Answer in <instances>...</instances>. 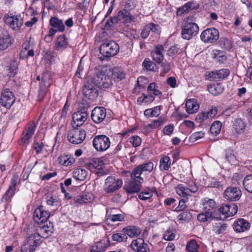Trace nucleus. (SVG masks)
Wrapping results in <instances>:
<instances>
[{
    "instance_id": "31",
    "label": "nucleus",
    "mask_w": 252,
    "mask_h": 252,
    "mask_svg": "<svg viewBox=\"0 0 252 252\" xmlns=\"http://www.w3.org/2000/svg\"><path fill=\"white\" fill-rule=\"evenodd\" d=\"M123 231L130 237H136L140 235L141 229L136 226H129L124 228Z\"/></svg>"
},
{
    "instance_id": "42",
    "label": "nucleus",
    "mask_w": 252,
    "mask_h": 252,
    "mask_svg": "<svg viewBox=\"0 0 252 252\" xmlns=\"http://www.w3.org/2000/svg\"><path fill=\"white\" fill-rule=\"evenodd\" d=\"M197 220L201 222L211 221L213 218V212L205 211L199 214L197 217Z\"/></svg>"
},
{
    "instance_id": "64",
    "label": "nucleus",
    "mask_w": 252,
    "mask_h": 252,
    "mask_svg": "<svg viewBox=\"0 0 252 252\" xmlns=\"http://www.w3.org/2000/svg\"><path fill=\"white\" fill-rule=\"evenodd\" d=\"M43 147L44 144L41 142H35L32 146V148L35 151L36 154L40 153Z\"/></svg>"
},
{
    "instance_id": "11",
    "label": "nucleus",
    "mask_w": 252,
    "mask_h": 252,
    "mask_svg": "<svg viewBox=\"0 0 252 252\" xmlns=\"http://www.w3.org/2000/svg\"><path fill=\"white\" fill-rule=\"evenodd\" d=\"M4 19L5 23L13 30H19L23 23V17L20 15H6Z\"/></svg>"
},
{
    "instance_id": "12",
    "label": "nucleus",
    "mask_w": 252,
    "mask_h": 252,
    "mask_svg": "<svg viewBox=\"0 0 252 252\" xmlns=\"http://www.w3.org/2000/svg\"><path fill=\"white\" fill-rule=\"evenodd\" d=\"M86 137V132L83 130L72 129L67 134L68 140L73 144L81 143Z\"/></svg>"
},
{
    "instance_id": "9",
    "label": "nucleus",
    "mask_w": 252,
    "mask_h": 252,
    "mask_svg": "<svg viewBox=\"0 0 252 252\" xmlns=\"http://www.w3.org/2000/svg\"><path fill=\"white\" fill-rule=\"evenodd\" d=\"M219 38V32L214 28H208L204 30L200 35L201 40L205 43H213Z\"/></svg>"
},
{
    "instance_id": "26",
    "label": "nucleus",
    "mask_w": 252,
    "mask_h": 252,
    "mask_svg": "<svg viewBox=\"0 0 252 252\" xmlns=\"http://www.w3.org/2000/svg\"><path fill=\"white\" fill-rule=\"evenodd\" d=\"M233 128L237 134H241L245 132L247 123L246 121L241 118H236L233 123Z\"/></svg>"
},
{
    "instance_id": "53",
    "label": "nucleus",
    "mask_w": 252,
    "mask_h": 252,
    "mask_svg": "<svg viewBox=\"0 0 252 252\" xmlns=\"http://www.w3.org/2000/svg\"><path fill=\"white\" fill-rule=\"evenodd\" d=\"M214 58L220 63H224L226 61V57L224 52L220 50L214 51Z\"/></svg>"
},
{
    "instance_id": "57",
    "label": "nucleus",
    "mask_w": 252,
    "mask_h": 252,
    "mask_svg": "<svg viewBox=\"0 0 252 252\" xmlns=\"http://www.w3.org/2000/svg\"><path fill=\"white\" fill-rule=\"evenodd\" d=\"M129 142L134 148L139 146L142 142L141 138L137 135H133L128 139Z\"/></svg>"
},
{
    "instance_id": "43",
    "label": "nucleus",
    "mask_w": 252,
    "mask_h": 252,
    "mask_svg": "<svg viewBox=\"0 0 252 252\" xmlns=\"http://www.w3.org/2000/svg\"><path fill=\"white\" fill-rule=\"evenodd\" d=\"M175 190L176 193L181 197H187L190 195L187 187L182 184L177 185L175 187Z\"/></svg>"
},
{
    "instance_id": "7",
    "label": "nucleus",
    "mask_w": 252,
    "mask_h": 252,
    "mask_svg": "<svg viewBox=\"0 0 252 252\" xmlns=\"http://www.w3.org/2000/svg\"><path fill=\"white\" fill-rule=\"evenodd\" d=\"M122 185V180L114 176H109L105 180L103 189L106 193H110L119 189Z\"/></svg>"
},
{
    "instance_id": "36",
    "label": "nucleus",
    "mask_w": 252,
    "mask_h": 252,
    "mask_svg": "<svg viewBox=\"0 0 252 252\" xmlns=\"http://www.w3.org/2000/svg\"><path fill=\"white\" fill-rule=\"evenodd\" d=\"M49 23L52 27L57 29L60 32L64 31L65 27L63 21L56 17H52L50 19Z\"/></svg>"
},
{
    "instance_id": "51",
    "label": "nucleus",
    "mask_w": 252,
    "mask_h": 252,
    "mask_svg": "<svg viewBox=\"0 0 252 252\" xmlns=\"http://www.w3.org/2000/svg\"><path fill=\"white\" fill-rule=\"evenodd\" d=\"M16 189L14 188H12L11 187H9L6 191L2 197V201H4L5 202L10 201L11 200V198L14 196L15 193Z\"/></svg>"
},
{
    "instance_id": "28",
    "label": "nucleus",
    "mask_w": 252,
    "mask_h": 252,
    "mask_svg": "<svg viewBox=\"0 0 252 252\" xmlns=\"http://www.w3.org/2000/svg\"><path fill=\"white\" fill-rule=\"evenodd\" d=\"M17 68V63L14 60H10L5 65L4 70L8 76L12 77L16 74Z\"/></svg>"
},
{
    "instance_id": "13",
    "label": "nucleus",
    "mask_w": 252,
    "mask_h": 252,
    "mask_svg": "<svg viewBox=\"0 0 252 252\" xmlns=\"http://www.w3.org/2000/svg\"><path fill=\"white\" fill-rule=\"evenodd\" d=\"M104 163L100 158H94L93 160L86 164V167L91 172L95 173L98 176L103 174V167Z\"/></svg>"
},
{
    "instance_id": "6",
    "label": "nucleus",
    "mask_w": 252,
    "mask_h": 252,
    "mask_svg": "<svg viewBox=\"0 0 252 252\" xmlns=\"http://www.w3.org/2000/svg\"><path fill=\"white\" fill-rule=\"evenodd\" d=\"M110 144L109 138L105 135H96L93 140V146L98 152L106 151L110 147Z\"/></svg>"
},
{
    "instance_id": "41",
    "label": "nucleus",
    "mask_w": 252,
    "mask_h": 252,
    "mask_svg": "<svg viewBox=\"0 0 252 252\" xmlns=\"http://www.w3.org/2000/svg\"><path fill=\"white\" fill-rule=\"evenodd\" d=\"M87 175V172L84 169L76 168L73 171V177L76 180L83 181Z\"/></svg>"
},
{
    "instance_id": "32",
    "label": "nucleus",
    "mask_w": 252,
    "mask_h": 252,
    "mask_svg": "<svg viewBox=\"0 0 252 252\" xmlns=\"http://www.w3.org/2000/svg\"><path fill=\"white\" fill-rule=\"evenodd\" d=\"M110 72L112 79L116 81H121L125 77L124 72L120 68L115 67L112 70L110 69Z\"/></svg>"
},
{
    "instance_id": "15",
    "label": "nucleus",
    "mask_w": 252,
    "mask_h": 252,
    "mask_svg": "<svg viewBox=\"0 0 252 252\" xmlns=\"http://www.w3.org/2000/svg\"><path fill=\"white\" fill-rule=\"evenodd\" d=\"M88 114L85 110H80L74 112L72 115V127L77 128L81 126L87 120Z\"/></svg>"
},
{
    "instance_id": "21",
    "label": "nucleus",
    "mask_w": 252,
    "mask_h": 252,
    "mask_svg": "<svg viewBox=\"0 0 252 252\" xmlns=\"http://www.w3.org/2000/svg\"><path fill=\"white\" fill-rule=\"evenodd\" d=\"M251 227L250 223L244 219H238L233 223L235 231L241 233L249 230Z\"/></svg>"
},
{
    "instance_id": "56",
    "label": "nucleus",
    "mask_w": 252,
    "mask_h": 252,
    "mask_svg": "<svg viewBox=\"0 0 252 252\" xmlns=\"http://www.w3.org/2000/svg\"><path fill=\"white\" fill-rule=\"evenodd\" d=\"M225 158L231 164H235L236 162V157L233 151L230 149H227L225 151Z\"/></svg>"
},
{
    "instance_id": "55",
    "label": "nucleus",
    "mask_w": 252,
    "mask_h": 252,
    "mask_svg": "<svg viewBox=\"0 0 252 252\" xmlns=\"http://www.w3.org/2000/svg\"><path fill=\"white\" fill-rule=\"evenodd\" d=\"M147 90L149 92H152L154 96H159L161 94V92L158 89V87L154 82L149 85Z\"/></svg>"
},
{
    "instance_id": "30",
    "label": "nucleus",
    "mask_w": 252,
    "mask_h": 252,
    "mask_svg": "<svg viewBox=\"0 0 252 252\" xmlns=\"http://www.w3.org/2000/svg\"><path fill=\"white\" fill-rule=\"evenodd\" d=\"M68 43V39L65 35L59 36L56 41L55 49L58 51L64 50L67 47Z\"/></svg>"
},
{
    "instance_id": "59",
    "label": "nucleus",
    "mask_w": 252,
    "mask_h": 252,
    "mask_svg": "<svg viewBox=\"0 0 252 252\" xmlns=\"http://www.w3.org/2000/svg\"><path fill=\"white\" fill-rule=\"evenodd\" d=\"M193 4V3L190 2L186 3L182 7H180L178 9V13L182 14L184 12H189V10L193 9L194 8Z\"/></svg>"
},
{
    "instance_id": "20",
    "label": "nucleus",
    "mask_w": 252,
    "mask_h": 252,
    "mask_svg": "<svg viewBox=\"0 0 252 252\" xmlns=\"http://www.w3.org/2000/svg\"><path fill=\"white\" fill-rule=\"evenodd\" d=\"M230 74V71L226 68L218 70L213 71L208 74V78L211 81L217 79L223 80L225 79Z\"/></svg>"
},
{
    "instance_id": "62",
    "label": "nucleus",
    "mask_w": 252,
    "mask_h": 252,
    "mask_svg": "<svg viewBox=\"0 0 252 252\" xmlns=\"http://www.w3.org/2000/svg\"><path fill=\"white\" fill-rule=\"evenodd\" d=\"M208 119L209 118L206 112H200L196 117V121L199 123H202Z\"/></svg>"
},
{
    "instance_id": "44",
    "label": "nucleus",
    "mask_w": 252,
    "mask_h": 252,
    "mask_svg": "<svg viewBox=\"0 0 252 252\" xmlns=\"http://www.w3.org/2000/svg\"><path fill=\"white\" fill-rule=\"evenodd\" d=\"M227 228V225L220 222L216 223L212 228V231L216 234H220L224 233Z\"/></svg>"
},
{
    "instance_id": "33",
    "label": "nucleus",
    "mask_w": 252,
    "mask_h": 252,
    "mask_svg": "<svg viewBox=\"0 0 252 252\" xmlns=\"http://www.w3.org/2000/svg\"><path fill=\"white\" fill-rule=\"evenodd\" d=\"M12 43L10 35L6 33L0 36V50L2 51L7 49Z\"/></svg>"
},
{
    "instance_id": "18",
    "label": "nucleus",
    "mask_w": 252,
    "mask_h": 252,
    "mask_svg": "<svg viewBox=\"0 0 252 252\" xmlns=\"http://www.w3.org/2000/svg\"><path fill=\"white\" fill-rule=\"evenodd\" d=\"M106 110L103 107H95L92 110L91 117L96 124L102 122L106 117Z\"/></svg>"
},
{
    "instance_id": "27",
    "label": "nucleus",
    "mask_w": 252,
    "mask_h": 252,
    "mask_svg": "<svg viewBox=\"0 0 252 252\" xmlns=\"http://www.w3.org/2000/svg\"><path fill=\"white\" fill-rule=\"evenodd\" d=\"M186 111L191 114L197 112L199 109V105L194 99H189L186 103Z\"/></svg>"
},
{
    "instance_id": "16",
    "label": "nucleus",
    "mask_w": 252,
    "mask_h": 252,
    "mask_svg": "<svg viewBox=\"0 0 252 252\" xmlns=\"http://www.w3.org/2000/svg\"><path fill=\"white\" fill-rule=\"evenodd\" d=\"M15 101V96L12 92L6 89L3 90L0 98V103L8 109Z\"/></svg>"
},
{
    "instance_id": "23",
    "label": "nucleus",
    "mask_w": 252,
    "mask_h": 252,
    "mask_svg": "<svg viewBox=\"0 0 252 252\" xmlns=\"http://www.w3.org/2000/svg\"><path fill=\"white\" fill-rule=\"evenodd\" d=\"M163 51L164 48L162 45H157L155 49L151 52L153 60L158 63H161L164 59Z\"/></svg>"
},
{
    "instance_id": "17",
    "label": "nucleus",
    "mask_w": 252,
    "mask_h": 252,
    "mask_svg": "<svg viewBox=\"0 0 252 252\" xmlns=\"http://www.w3.org/2000/svg\"><path fill=\"white\" fill-rule=\"evenodd\" d=\"M49 217V213L45 211L42 206H39L34 211L33 218L37 223H43Z\"/></svg>"
},
{
    "instance_id": "8",
    "label": "nucleus",
    "mask_w": 252,
    "mask_h": 252,
    "mask_svg": "<svg viewBox=\"0 0 252 252\" xmlns=\"http://www.w3.org/2000/svg\"><path fill=\"white\" fill-rule=\"evenodd\" d=\"M37 234H31L24 242L21 246V252H34L39 244Z\"/></svg>"
},
{
    "instance_id": "50",
    "label": "nucleus",
    "mask_w": 252,
    "mask_h": 252,
    "mask_svg": "<svg viewBox=\"0 0 252 252\" xmlns=\"http://www.w3.org/2000/svg\"><path fill=\"white\" fill-rule=\"evenodd\" d=\"M221 123L220 121L215 122L210 127V132L214 135H218L221 130Z\"/></svg>"
},
{
    "instance_id": "4",
    "label": "nucleus",
    "mask_w": 252,
    "mask_h": 252,
    "mask_svg": "<svg viewBox=\"0 0 252 252\" xmlns=\"http://www.w3.org/2000/svg\"><path fill=\"white\" fill-rule=\"evenodd\" d=\"M198 26L195 23L189 22V19H188L182 29V37L184 39L189 40L195 36L198 33Z\"/></svg>"
},
{
    "instance_id": "45",
    "label": "nucleus",
    "mask_w": 252,
    "mask_h": 252,
    "mask_svg": "<svg viewBox=\"0 0 252 252\" xmlns=\"http://www.w3.org/2000/svg\"><path fill=\"white\" fill-rule=\"evenodd\" d=\"M199 247L196 241L192 239L187 243L186 249L188 252H198Z\"/></svg>"
},
{
    "instance_id": "48",
    "label": "nucleus",
    "mask_w": 252,
    "mask_h": 252,
    "mask_svg": "<svg viewBox=\"0 0 252 252\" xmlns=\"http://www.w3.org/2000/svg\"><path fill=\"white\" fill-rule=\"evenodd\" d=\"M165 122V118L160 117L158 119L155 120L151 123L148 124L147 127L151 129H156L162 125Z\"/></svg>"
},
{
    "instance_id": "34",
    "label": "nucleus",
    "mask_w": 252,
    "mask_h": 252,
    "mask_svg": "<svg viewBox=\"0 0 252 252\" xmlns=\"http://www.w3.org/2000/svg\"><path fill=\"white\" fill-rule=\"evenodd\" d=\"M36 127V125L34 123L30 125L27 129L23 132V136L22 140L24 142L28 141L32 136Z\"/></svg>"
},
{
    "instance_id": "35",
    "label": "nucleus",
    "mask_w": 252,
    "mask_h": 252,
    "mask_svg": "<svg viewBox=\"0 0 252 252\" xmlns=\"http://www.w3.org/2000/svg\"><path fill=\"white\" fill-rule=\"evenodd\" d=\"M28 12L32 16L31 18L26 21L25 23V26L27 27H32L38 21V18L36 16L38 15V12L36 10H34L32 7H30L28 10Z\"/></svg>"
},
{
    "instance_id": "60",
    "label": "nucleus",
    "mask_w": 252,
    "mask_h": 252,
    "mask_svg": "<svg viewBox=\"0 0 252 252\" xmlns=\"http://www.w3.org/2000/svg\"><path fill=\"white\" fill-rule=\"evenodd\" d=\"M153 195V191L151 190H147L145 191H143L141 192L139 195L138 197L140 199L143 200H146L150 198Z\"/></svg>"
},
{
    "instance_id": "63",
    "label": "nucleus",
    "mask_w": 252,
    "mask_h": 252,
    "mask_svg": "<svg viewBox=\"0 0 252 252\" xmlns=\"http://www.w3.org/2000/svg\"><path fill=\"white\" fill-rule=\"evenodd\" d=\"M187 188L190 194V193H195L198 190L197 186L192 181H189L188 182Z\"/></svg>"
},
{
    "instance_id": "22",
    "label": "nucleus",
    "mask_w": 252,
    "mask_h": 252,
    "mask_svg": "<svg viewBox=\"0 0 252 252\" xmlns=\"http://www.w3.org/2000/svg\"><path fill=\"white\" fill-rule=\"evenodd\" d=\"M238 211L237 206L234 204L223 205L219 209L220 214L224 215V218H228L235 215Z\"/></svg>"
},
{
    "instance_id": "46",
    "label": "nucleus",
    "mask_w": 252,
    "mask_h": 252,
    "mask_svg": "<svg viewBox=\"0 0 252 252\" xmlns=\"http://www.w3.org/2000/svg\"><path fill=\"white\" fill-rule=\"evenodd\" d=\"M160 108L158 106H157L151 109H146L144 111V114L146 117H154L158 116L160 114Z\"/></svg>"
},
{
    "instance_id": "24",
    "label": "nucleus",
    "mask_w": 252,
    "mask_h": 252,
    "mask_svg": "<svg viewBox=\"0 0 252 252\" xmlns=\"http://www.w3.org/2000/svg\"><path fill=\"white\" fill-rule=\"evenodd\" d=\"M130 247L135 252H149V251L147 249V244L144 243L142 239L140 238L133 240Z\"/></svg>"
},
{
    "instance_id": "58",
    "label": "nucleus",
    "mask_w": 252,
    "mask_h": 252,
    "mask_svg": "<svg viewBox=\"0 0 252 252\" xmlns=\"http://www.w3.org/2000/svg\"><path fill=\"white\" fill-rule=\"evenodd\" d=\"M127 239L126 235L124 234L117 233L112 235V239L114 241L117 242H121L124 241H126Z\"/></svg>"
},
{
    "instance_id": "49",
    "label": "nucleus",
    "mask_w": 252,
    "mask_h": 252,
    "mask_svg": "<svg viewBox=\"0 0 252 252\" xmlns=\"http://www.w3.org/2000/svg\"><path fill=\"white\" fill-rule=\"evenodd\" d=\"M243 185L246 190L252 193V175L245 177L243 181Z\"/></svg>"
},
{
    "instance_id": "5",
    "label": "nucleus",
    "mask_w": 252,
    "mask_h": 252,
    "mask_svg": "<svg viewBox=\"0 0 252 252\" xmlns=\"http://www.w3.org/2000/svg\"><path fill=\"white\" fill-rule=\"evenodd\" d=\"M97 86L92 77L89 78L83 89V94L88 99L94 100L98 95Z\"/></svg>"
},
{
    "instance_id": "10",
    "label": "nucleus",
    "mask_w": 252,
    "mask_h": 252,
    "mask_svg": "<svg viewBox=\"0 0 252 252\" xmlns=\"http://www.w3.org/2000/svg\"><path fill=\"white\" fill-rule=\"evenodd\" d=\"M134 19V17L131 15L129 11L126 9L120 10L117 16L110 18V21L112 24L130 23Z\"/></svg>"
},
{
    "instance_id": "40",
    "label": "nucleus",
    "mask_w": 252,
    "mask_h": 252,
    "mask_svg": "<svg viewBox=\"0 0 252 252\" xmlns=\"http://www.w3.org/2000/svg\"><path fill=\"white\" fill-rule=\"evenodd\" d=\"M60 164L65 166L71 165L74 162V158L70 155H63L58 158Z\"/></svg>"
},
{
    "instance_id": "38",
    "label": "nucleus",
    "mask_w": 252,
    "mask_h": 252,
    "mask_svg": "<svg viewBox=\"0 0 252 252\" xmlns=\"http://www.w3.org/2000/svg\"><path fill=\"white\" fill-rule=\"evenodd\" d=\"M93 198L91 194H84L77 196L74 199V202L77 205L90 202Z\"/></svg>"
},
{
    "instance_id": "2",
    "label": "nucleus",
    "mask_w": 252,
    "mask_h": 252,
    "mask_svg": "<svg viewBox=\"0 0 252 252\" xmlns=\"http://www.w3.org/2000/svg\"><path fill=\"white\" fill-rule=\"evenodd\" d=\"M154 168V164L152 162H148L140 164L134 168L131 173L130 177L131 179H136L140 183H143V179L141 177L142 173L147 172H151Z\"/></svg>"
},
{
    "instance_id": "37",
    "label": "nucleus",
    "mask_w": 252,
    "mask_h": 252,
    "mask_svg": "<svg viewBox=\"0 0 252 252\" xmlns=\"http://www.w3.org/2000/svg\"><path fill=\"white\" fill-rule=\"evenodd\" d=\"M171 160L168 156H164L159 160V169L161 171H167L171 167Z\"/></svg>"
},
{
    "instance_id": "14",
    "label": "nucleus",
    "mask_w": 252,
    "mask_h": 252,
    "mask_svg": "<svg viewBox=\"0 0 252 252\" xmlns=\"http://www.w3.org/2000/svg\"><path fill=\"white\" fill-rule=\"evenodd\" d=\"M242 195L240 189L236 187H229L224 191L223 197L227 200L235 201L238 200Z\"/></svg>"
},
{
    "instance_id": "61",
    "label": "nucleus",
    "mask_w": 252,
    "mask_h": 252,
    "mask_svg": "<svg viewBox=\"0 0 252 252\" xmlns=\"http://www.w3.org/2000/svg\"><path fill=\"white\" fill-rule=\"evenodd\" d=\"M143 67L148 70L153 71L155 64L149 59H146L143 62Z\"/></svg>"
},
{
    "instance_id": "39",
    "label": "nucleus",
    "mask_w": 252,
    "mask_h": 252,
    "mask_svg": "<svg viewBox=\"0 0 252 252\" xmlns=\"http://www.w3.org/2000/svg\"><path fill=\"white\" fill-rule=\"evenodd\" d=\"M203 209L207 212H212L216 206V202L212 199L206 198L202 200Z\"/></svg>"
},
{
    "instance_id": "54",
    "label": "nucleus",
    "mask_w": 252,
    "mask_h": 252,
    "mask_svg": "<svg viewBox=\"0 0 252 252\" xmlns=\"http://www.w3.org/2000/svg\"><path fill=\"white\" fill-rule=\"evenodd\" d=\"M191 218V215L190 212L185 211L182 212L177 216V220L180 223H183L185 221L189 220Z\"/></svg>"
},
{
    "instance_id": "1",
    "label": "nucleus",
    "mask_w": 252,
    "mask_h": 252,
    "mask_svg": "<svg viewBox=\"0 0 252 252\" xmlns=\"http://www.w3.org/2000/svg\"><path fill=\"white\" fill-rule=\"evenodd\" d=\"M110 73L109 68H103L96 72L92 78L94 80L98 88L108 89L113 84Z\"/></svg>"
},
{
    "instance_id": "47",
    "label": "nucleus",
    "mask_w": 252,
    "mask_h": 252,
    "mask_svg": "<svg viewBox=\"0 0 252 252\" xmlns=\"http://www.w3.org/2000/svg\"><path fill=\"white\" fill-rule=\"evenodd\" d=\"M107 220H110L113 222L122 221L124 220V216L122 214H113L111 212L109 214L107 212Z\"/></svg>"
},
{
    "instance_id": "52",
    "label": "nucleus",
    "mask_w": 252,
    "mask_h": 252,
    "mask_svg": "<svg viewBox=\"0 0 252 252\" xmlns=\"http://www.w3.org/2000/svg\"><path fill=\"white\" fill-rule=\"evenodd\" d=\"M208 91L210 93L214 95H218L222 92V88L219 85H212L209 86L208 88Z\"/></svg>"
},
{
    "instance_id": "19",
    "label": "nucleus",
    "mask_w": 252,
    "mask_h": 252,
    "mask_svg": "<svg viewBox=\"0 0 252 252\" xmlns=\"http://www.w3.org/2000/svg\"><path fill=\"white\" fill-rule=\"evenodd\" d=\"M53 225L51 223H49L46 225L40 226L37 229V232L33 234H37L38 235V241L39 242L41 237L47 238L53 233Z\"/></svg>"
},
{
    "instance_id": "29",
    "label": "nucleus",
    "mask_w": 252,
    "mask_h": 252,
    "mask_svg": "<svg viewBox=\"0 0 252 252\" xmlns=\"http://www.w3.org/2000/svg\"><path fill=\"white\" fill-rule=\"evenodd\" d=\"M131 179L132 180L126 187V191L128 193L138 192L140 189L141 184L142 183H140L137 179Z\"/></svg>"
},
{
    "instance_id": "25",
    "label": "nucleus",
    "mask_w": 252,
    "mask_h": 252,
    "mask_svg": "<svg viewBox=\"0 0 252 252\" xmlns=\"http://www.w3.org/2000/svg\"><path fill=\"white\" fill-rule=\"evenodd\" d=\"M109 246V239L104 238L96 242L92 247L91 249H92L94 252H104Z\"/></svg>"
},
{
    "instance_id": "3",
    "label": "nucleus",
    "mask_w": 252,
    "mask_h": 252,
    "mask_svg": "<svg viewBox=\"0 0 252 252\" xmlns=\"http://www.w3.org/2000/svg\"><path fill=\"white\" fill-rule=\"evenodd\" d=\"M100 53L105 57L109 58L116 55L119 52L118 44L111 40L103 43L99 48Z\"/></svg>"
}]
</instances>
